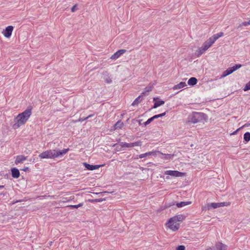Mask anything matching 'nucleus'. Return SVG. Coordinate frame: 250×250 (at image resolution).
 Instances as JSON below:
<instances>
[{
	"mask_svg": "<svg viewBox=\"0 0 250 250\" xmlns=\"http://www.w3.org/2000/svg\"><path fill=\"white\" fill-rule=\"evenodd\" d=\"M141 97V96H139V97H138L135 100V101L132 103V105L134 106V105H137L140 102Z\"/></svg>",
	"mask_w": 250,
	"mask_h": 250,
	"instance_id": "nucleus-22",
	"label": "nucleus"
},
{
	"mask_svg": "<svg viewBox=\"0 0 250 250\" xmlns=\"http://www.w3.org/2000/svg\"><path fill=\"white\" fill-rule=\"evenodd\" d=\"M224 33L223 32H219L216 34H214L211 37L213 39V40L215 42L218 38L223 36Z\"/></svg>",
	"mask_w": 250,
	"mask_h": 250,
	"instance_id": "nucleus-20",
	"label": "nucleus"
},
{
	"mask_svg": "<svg viewBox=\"0 0 250 250\" xmlns=\"http://www.w3.org/2000/svg\"><path fill=\"white\" fill-rule=\"evenodd\" d=\"M122 116H124V114L121 115Z\"/></svg>",
	"mask_w": 250,
	"mask_h": 250,
	"instance_id": "nucleus-49",
	"label": "nucleus"
},
{
	"mask_svg": "<svg viewBox=\"0 0 250 250\" xmlns=\"http://www.w3.org/2000/svg\"><path fill=\"white\" fill-rule=\"evenodd\" d=\"M245 126H248V125L245 124L244 126H243L242 127H241V128H242L243 127ZM240 128H241V127H240V128H239V129H237V130H236L235 132H234L232 133V134H235V133L237 132V131L238 130H239Z\"/></svg>",
	"mask_w": 250,
	"mask_h": 250,
	"instance_id": "nucleus-43",
	"label": "nucleus"
},
{
	"mask_svg": "<svg viewBox=\"0 0 250 250\" xmlns=\"http://www.w3.org/2000/svg\"><path fill=\"white\" fill-rule=\"evenodd\" d=\"M68 150V148L58 150L50 149L41 153L39 157L41 159H54L61 155L65 154Z\"/></svg>",
	"mask_w": 250,
	"mask_h": 250,
	"instance_id": "nucleus-2",
	"label": "nucleus"
},
{
	"mask_svg": "<svg viewBox=\"0 0 250 250\" xmlns=\"http://www.w3.org/2000/svg\"><path fill=\"white\" fill-rule=\"evenodd\" d=\"M197 80L196 78L191 77L188 80V83L189 85H194L197 83Z\"/></svg>",
	"mask_w": 250,
	"mask_h": 250,
	"instance_id": "nucleus-17",
	"label": "nucleus"
},
{
	"mask_svg": "<svg viewBox=\"0 0 250 250\" xmlns=\"http://www.w3.org/2000/svg\"><path fill=\"white\" fill-rule=\"evenodd\" d=\"M207 119V115L203 113L195 112L189 116L188 122L196 124L200 122H204Z\"/></svg>",
	"mask_w": 250,
	"mask_h": 250,
	"instance_id": "nucleus-4",
	"label": "nucleus"
},
{
	"mask_svg": "<svg viewBox=\"0 0 250 250\" xmlns=\"http://www.w3.org/2000/svg\"><path fill=\"white\" fill-rule=\"evenodd\" d=\"M241 66H242L241 64H235L234 66H233V67H232L233 71H235V70H236L238 69L241 67Z\"/></svg>",
	"mask_w": 250,
	"mask_h": 250,
	"instance_id": "nucleus-27",
	"label": "nucleus"
},
{
	"mask_svg": "<svg viewBox=\"0 0 250 250\" xmlns=\"http://www.w3.org/2000/svg\"><path fill=\"white\" fill-rule=\"evenodd\" d=\"M154 120V119L152 117L151 118L148 119L145 123V125H148L149 124H150L152 121Z\"/></svg>",
	"mask_w": 250,
	"mask_h": 250,
	"instance_id": "nucleus-30",
	"label": "nucleus"
},
{
	"mask_svg": "<svg viewBox=\"0 0 250 250\" xmlns=\"http://www.w3.org/2000/svg\"><path fill=\"white\" fill-rule=\"evenodd\" d=\"M250 90V81L246 84V86L244 88L245 91Z\"/></svg>",
	"mask_w": 250,
	"mask_h": 250,
	"instance_id": "nucleus-28",
	"label": "nucleus"
},
{
	"mask_svg": "<svg viewBox=\"0 0 250 250\" xmlns=\"http://www.w3.org/2000/svg\"><path fill=\"white\" fill-rule=\"evenodd\" d=\"M185 219V216L182 214L175 215L170 218L167 224V228L173 231H176L179 228L178 222H181Z\"/></svg>",
	"mask_w": 250,
	"mask_h": 250,
	"instance_id": "nucleus-3",
	"label": "nucleus"
},
{
	"mask_svg": "<svg viewBox=\"0 0 250 250\" xmlns=\"http://www.w3.org/2000/svg\"><path fill=\"white\" fill-rule=\"evenodd\" d=\"M214 42H215L213 39L211 37H210L203 43L202 46L207 50Z\"/></svg>",
	"mask_w": 250,
	"mask_h": 250,
	"instance_id": "nucleus-9",
	"label": "nucleus"
},
{
	"mask_svg": "<svg viewBox=\"0 0 250 250\" xmlns=\"http://www.w3.org/2000/svg\"><path fill=\"white\" fill-rule=\"evenodd\" d=\"M227 249V246L221 242H217L215 244L214 247L212 248L209 247L207 249V250H226Z\"/></svg>",
	"mask_w": 250,
	"mask_h": 250,
	"instance_id": "nucleus-5",
	"label": "nucleus"
},
{
	"mask_svg": "<svg viewBox=\"0 0 250 250\" xmlns=\"http://www.w3.org/2000/svg\"><path fill=\"white\" fill-rule=\"evenodd\" d=\"M4 188V186H0V189Z\"/></svg>",
	"mask_w": 250,
	"mask_h": 250,
	"instance_id": "nucleus-47",
	"label": "nucleus"
},
{
	"mask_svg": "<svg viewBox=\"0 0 250 250\" xmlns=\"http://www.w3.org/2000/svg\"><path fill=\"white\" fill-rule=\"evenodd\" d=\"M104 80H105V81L106 82V83H111V82H112L111 79L109 77L104 78Z\"/></svg>",
	"mask_w": 250,
	"mask_h": 250,
	"instance_id": "nucleus-35",
	"label": "nucleus"
},
{
	"mask_svg": "<svg viewBox=\"0 0 250 250\" xmlns=\"http://www.w3.org/2000/svg\"><path fill=\"white\" fill-rule=\"evenodd\" d=\"M12 176L13 177L18 178L20 176L19 170L16 168H13L11 169Z\"/></svg>",
	"mask_w": 250,
	"mask_h": 250,
	"instance_id": "nucleus-15",
	"label": "nucleus"
},
{
	"mask_svg": "<svg viewBox=\"0 0 250 250\" xmlns=\"http://www.w3.org/2000/svg\"><path fill=\"white\" fill-rule=\"evenodd\" d=\"M248 21H244V22H243L241 24L239 25V26L238 27V28L241 27L242 26H248Z\"/></svg>",
	"mask_w": 250,
	"mask_h": 250,
	"instance_id": "nucleus-33",
	"label": "nucleus"
},
{
	"mask_svg": "<svg viewBox=\"0 0 250 250\" xmlns=\"http://www.w3.org/2000/svg\"><path fill=\"white\" fill-rule=\"evenodd\" d=\"M124 125V124L123 122H122L121 121H118L113 126L112 130H115L122 129Z\"/></svg>",
	"mask_w": 250,
	"mask_h": 250,
	"instance_id": "nucleus-14",
	"label": "nucleus"
},
{
	"mask_svg": "<svg viewBox=\"0 0 250 250\" xmlns=\"http://www.w3.org/2000/svg\"><path fill=\"white\" fill-rule=\"evenodd\" d=\"M147 156H150L151 155H156V153H159L161 154H163V153L159 151H150L148 152H146Z\"/></svg>",
	"mask_w": 250,
	"mask_h": 250,
	"instance_id": "nucleus-24",
	"label": "nucleus"
},
{
	"mask_svg": "<svg viewBox=\"0 0 250 250\" xmlns=\"http://www.w3.org/2000/svg\"><path fill=\"white\" fill-rule=\"evenodd\" d=\"M90 202H100L101 201V200L100 199H95V200H90Z\"/></svg>",
	"mask_w": 250,
	"mask_h": 250,
	"instance_id": "nucleus-41",
	"label": "nucleus"
},
{
	"mask_svg": "<svg viewBox=\"0 0 250 250\" xmlns=\"http://www.w3.org/2000/svg\"><path fill=\"white\" fill-rule=\"evenodd\" d=\"M186 85H187V84H186V83L180 82L178 84H176L175 86H174L173 88L174 90L179 89H180L181 88H183V87L186 86Z\"/></svg>",
	"mask_w": 250,
	"mask_h": 250,
	"instance_id": "nucleus-18",
	"label": "nucleus"
},
{
	"mask_svg": "<svg viewBox=\"0 0 250 250\" xmlns=\"http://www.w3.org/2000/svg\"><path fill=\"white\" fill-rule=\"evenodd\" d=\"M162 155H165V157L164 159H166V160L170 159H171V158L173 157V156H174V155H173V154H164V153H163V154H162Z\"/></svg>",
	"mask_w": 250,
	"mask_h": 250,
	"instance_id": "nucleus-25",
	"label": "nucleus"
},
{
	"mask_svg": "<svg viewBox=\"0 0 250 250\" xmlns=\"http://www.w3.org/2000/svg\"><path fill=\"white\" fill-rule=\"evenodd\" d=\"M177 250H185V247L184 246H178L177 249H176Z\"/></svg>",
	"mask_w": 250,
	"mask_h": 250,
	"instance_id": "nucleus-36",
	"label": "nucleus"
},
{
	"mask_svg": "<svg viewBox=\"0 0 250 250\" xmlns=\"http://www.w3.org/2000/svg\"><path fill=\"white\" fill-rule=\"evenodd\" d=\"M208 207H210L213 208H216L219 207V203H212L208 205Z\"/></svg>",
	"mask_w": 250,
	"mask_h": 250,
	"instance_id": "nucleus-26",
	"label": "nucleus"
},
{
	"mask_svg": "<svg viewBox=\"0 0 250 250\" xmlns=\"http://www.w3.org/2000/svg\"><path fill=\"white\" fill-rule=\"evenodd\" d=\"M21 170L24 171H27L28 170V167H25L23 168V169H22Z\"/></svg>",
	"mask_w": 250,
	"mask_h": 250,
	"instance_id": "nucleus-44",
	"label": "nucleus"
},
{
	"mask_svg": "<svg viewBox=\"0 0 250 250\" xmlns=\"http://www.w3.org/2000/svg\"><path fill=\"white\" fill-rule=\"evenodd\" d=\"M141 145V142H136L132 143H121L120 146L122 147H133L136 146H140Z\"/></svg>",
	"mask_w": 250,
	"mask_h": 250,
	"instance_id": "nucleus-8",
	"label": "nucleus"
},
{
	"mask_svg": "<svg viewBox=\"0 0 250 250\" xmlns=\"http://www.w3.org/2000/svg\"><path fill=\"white\" fill-rule=\"evenodd\" d=\"M126 52L125 49H120L117 51L111 57V59L112 60H116L118 59L121 55L123 54Z\"/></svg>",
	"mask_w": 250,
	"mask_h": 250,
	"instance_id": "nucleus-10",
	"label": "nucleus"
},
{
	"mask_svg": "<svg viewBox=\"0 0 250 250\" xmlns=\"http://www.w3.org/2000/svg\"><path fill=\"white\" fill-rule=\"evenodd\" d=\"M244 139L247 142H248L250 141V132H248L244 134Z\"/></svg>",
	"mask_w": 250,
	"mask_h": 250,
	"instance_id": "nucleus-21",
	"label": "nucleus"
},
{
	"mask_svg": "<svg viewBox=\"0 0 250 250\" xmlns=\"http://www.w3.org/2000/svg\"><path fill=\"white\" fill-rule=\"evenodd\" d=\"M154 119V120L155 119H157V118H159V116H158V115H154V116L152 117Z\"/></svg>",
	"mask_w": 250,
	"mask_h": 250,
	"instance_id": "nucleus-45",
	"label": "nucleus"
},
{
	"mask_svg": "<svg viewBox=\"0 0 250 250\" xmlns=\"http://www.w3.org/2000/svg\"><path fill=\"white\" fill-rule=\"evenodd\" d=\"M83 205V203H80L77 205H69L67 207L70 208H78L79 207H82Z\"/></svg>",
	"mask_w": 250,
	"mask_h": 250,
	"instance_id": "nucleus-23",
	"label": "nucleus"
},
{
	"mask_svg": "<svg viewBox=\"0 0 250 250\" xmlns=\"http://www.w3.org/2000/svg\"><path fill=\"white\" fill-rule=\"evenodd\" d=\"M248 25H250V20L248 21Z\"/></svg>",
	"mask_w": 250,
	"mask_h": 250,
	"instance_id": "nucleus-48",
	"label": "nucleus"
},
{
	"mask_svg": "<svg viewBox=\"0 0 250 250\" xmlns=\"http://www.w3.org/2000/svg\"><path fill=\"white\" fill-rule=\"evenodd\" d=\"M31 115V109H27L22 113L19 114L14 119L15 124L13 125L14 129H18L24 125Z\"/></svg>",
	"mask_w": 250,
	"mask_h": 250,
	"instance_id": "nucleus-1",
	"label": "nucleus"
},
{
	"mask_svg": "<svg viewBox=\"0 0 250 250\" xmlns=\"http://www.w3.org/2000/svg\"><path fill=\"white\" fill-rule=\"evenodd\" d=\"M153 101L155 102V103L153 105L154 108H156L158 106L162 105L165 104V101L161 100L158 98H154Z\"/></svg>",
	"mask_w": 250,
	"mask_h": 250,
	"instance_id": "nucleus-11",
	"label": "nucleus"
},
{
	"mask_svg": "<svg viewBox=\"0 0 250 250\" xmlns=\"http://www.w3.org/2000/svg\"><path fill=\"white\" fill-rule=\"evenodd\" d=\"M219 203V207L225 206H226V203H225V202H221V203Z\"/></svg>",
	"mask_w": 250,
	"mask_h": 250,
	"instance_id": "nucleus-40",
	"label": "nucleus"
},
{
	"mask_svg": "<svg viewBox=\"0 0 250 250\" xmlns=\"http://www.w3.org/2000/svg\"><path fill=\"white\" fill-rule=\"evenodd\" d=\"M229 75L226 72V70L224 71L223 72V73L222 75L221 76V78H224L226 77L227 76Z\"/></svg>",
	"mask_w": 250,
	"mask_h": 250,
	"instance_id": "nucleus-38",
	"label": "nucleus"
},
{
	"mask_svg": "<svg viewBox=\"0 0 250 250\" xmlns=\"http://www.w3.org/2000/svg\"><path fill=\"white\" fill-rule=\"evenodd\" d=\"M27 159V157H25L23 155H19L16 157V159L15 161V163L16 165H18L19 163H22L24 161L26 160Z\"/></svg>",
	"mask_w": 250,
	"mask_h": 250,
	"instance_id": "nucleus-13",
	"label": "nucleus"
},
{
	"mask_svg": "<svg viewBox=\"0 0 250 250\" xmlns=\"http://www.w3.org/2000/svg\"><path fill=\"white\" fill-rule=\"evenodd\" d=\"M158 115L159 117H161L164 116L166 115V112H164L163 113L158 114Z\"/></svg>",
	"mask_w": 250,
	"mask_h": 250,
	"instance_id": "nucleus-42",
	"label": "nucleus"
},
{
	"mask_svg": "<svg viewBox=\"0 0 250 250\" xmlns=\"http://www.w3.org/2000/svg\"><path fill=\"white\" fill-rule=\"evenodd\" d=\"M146 156H147V153H145L139 155V158H143L146 157Z\"/></svg>",
	"mask_w": 250,
	"mask_h": 250,
	"instance_id": "nucleus-37",
	"label": "nucleus"
},
{
	"mask_svg": "<svg viewBox=\"0 0 250 250\" xmlns=\"http://www.w3.org/2000/svg\"><path fill=\"white\" fill-rule=\"evenodd\" d=\"M92 116H93V115H90L88 116L87 117H86V118L80 119L79 120V121H83L87 120V119L89 118L90 117H91Z\"/></svg>",
	"mask_w": 250,
	"mask_h": 250,
	"instance_id": "nucleus-34",
	"label": "nucleus"
},
{
	"mask_svg": "<svg viewBox=\"0 0 250 250\" xmlns=\"http://www.w3.org/2000/svg\"><path fill=\"white\" fill-rule=\"evenodd\" d=\"M77 4H75L74 5L72 8H71V11L72 12H75V11L76 10V7L77 6Z\"/></svg>",
	"mask_w": 250,
	"mask_h": 250,
	"instance_id": "nucleus-39",
	"label": "nucleus"
},
{
	"mask_svg": "<svg viewBox=\"0 0 250 250\" xmlns=\"http://www.w3.org/2000/svg\"><path fill=\"white\" fill-rule=\"evenodd\" d=\"M165 174L174 177H182L184 175V173L177 170H167L165 172Z\"/></svg>",
	"mask_w": 250,
	"mask_h": 250,
	"instance_id": "nucleus-6",
	"label": "nucleus"
},
{
	"mask_svg": "<svg viewBox=\"0 0 250 250\" xmlns=\"http://www.w3.org/2000/svg\"><path fill=\"white\" fill-rule=\"evenodd\" d=\"M146 91L142 93V94H145L146 92H149L152 90L151 86L147 87L146 88Z\"/></svg>",
	"mask_w": 250,
	"mask_h": 250,
	"instance_id": "nucleus-31",
	"label": "nucleus"
},
{
	"mask_svg": "<svg viewBox=\"0 0 250 250\" xmlns=\"http://www.w3.org/2000/svg\"><path fill=\"white\" fill-rule=\"evenodd\" d=\"M191 203V202L190 201H188V202H181L180 203H177L176 204V206L178 207V208H182L184 206H187V205H190V204Z\"/></svg>",
	"mask_w": 250,
	"mask_h": 250,
	"instance_id": "nucleus-19",
	"label": "nucleus"
},
{
	"mask_svg": "<svg viewBox=\"0 0 250 250\" xmlns=\"http://www.w3.org/2000/svg\"><path fill=\"white\" fill-rule=\"evenodd\" d=\"M234 71H233L232 67H229L226 70V72L228 74V75L231 74Z\"/></svg>",
	"mask_w": 250,
	"mask_h": 250,
	"instance_id": "nucleus-32",
	"label": "nucleus"
},
{
	"mask_svg": "<svg viewBox=\"0 0 250 250\" xmlns=\"http://www.w3.org/2000/svg\"><path fill=\"white\" fill-rule=\"evenodd\" d=\"M57 197L56 195H54V196H51V198L54 199H57Z\"/></svg>",
	"mask_w": 250,
	"mask_h": 250,
	"instance_id": "nucleus-46",
	"label": "nucleus"
},
{
	"mask_svg": "<svg viewBox=\"0 0 250 250\" xmlns=\"http://www.w3.org/2000/svg\"><path fill=\"white\" fill-rule=\"evenodd\" d=\"M73 198H71V197L67 199V198H64V197H63L62 198V200L60 201V202H63V203H64V202H67V201H71L73 199Z\"/></svg>",
	"mask_w": 250,
	"mask_h": 250,
	"instance_id": "nucleus-29",
	"label": "nucleus"
},
{
	"mask_svg": "<svg viewBox=\"0 0 250 250\" xmlns=\"http://www.w3.org/2000/svg\"><path fill=\"white\" fill-rule=\"evenodd\" d=\"M14 27L11 25L7 26L2 32L5 37L9 38L11 37Z\"/></svg>",
	"mask_w": 250,
	"mask_h": 250,
	"instance_id": "nucleus-7",
	"label": "nucleus"
},
{
	"mask_svg": "<svg viewBox=\"0 0 250 250\" xmlns=\"http://www.w3.org/2000/svg\"><path fill=\"white\" fill-rule=\"evenodd\" d=\"M206 50L202 46L201 47L199 48L195 52V55L198 57L201 56L203 54Z\"/></svg>",
	"mask_w": 250,
	"mask_h": 250,
	"instance_id": "nucleus-16",
	"label": "nucleus"
},
{
	"mask_svg": "<svg viewBox=\"0 0 250 250\" xmlns=\"http://www.w3.org/2000/svg\"><path fill=\"white\" fill-rule=\"evenodd\" d=\"M83 165L88 170H90L98 169L101 167V165H91L87 164L86 163H83Z\"/></svg>",
	"mask_w": 250,
	"mask_h": 250,
	"instance_id": "nucleus-12",
	"label": "nucleus"
}]
</instances>
